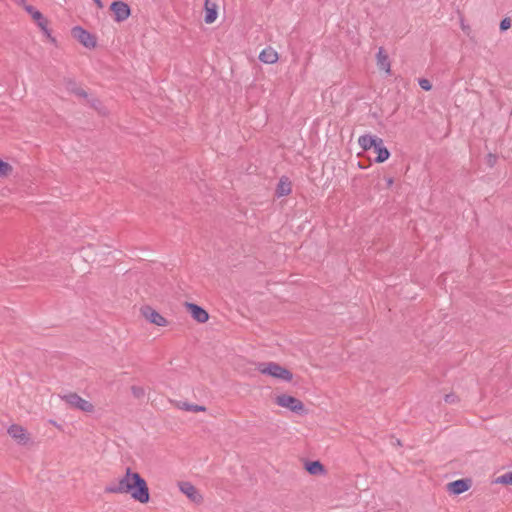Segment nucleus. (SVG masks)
Returning a JSON list of instances; mask_svg holds the SVG:
<instances>
[{
	"mask_svg": "<svg viewBox=\"0 0 512 512\" xmlns=\"http://www.w3.org/2000/svg\"><path fill=\"white\" fill-rule=\"evenodd\" d=\"M105 492L111 494H129L130 497L141 504L150 500V492L146 480L131 468H127L125 474L117 481L106 486Z\"/></svg>",
	"mask_w": 512,
	"mask_h": 512,
	"instance_id": "obj_1",
	"label": "nucleus"
},
{
	"mask_svg": "<svg viewBox=\"0 0 512 512\" xmlns=\"http://www.w3.org/2000/svg\"><path fill=\"white\" fill-rule=\"evenodd\" d=\"M256 368L263 375H268L285 382H290L293 378L292 373L288 369L275 362H261L257 364Z\"/></svg>",
	"mask_w": 512,
	"mask_h": 512,
	"instance_id": "obj_2",
	"label": "nucleus"
},
{
	"mask_svg": "<svg viewBox=\"0 0 512 512\" xmlns=\"http://www.w3.org/2000/svg\"><path fill=\"white\" fill-rule=\"evenodd\" d=\"M274 402L277 406L287 409L298 415H304L307 413L303 402L288 394H279L274 398Z\"/></svg>",
	"mask_w": 512,
	"mask_h": 512,
	"instance_id": "obj_3",
	"label": "nucleus"
},
{
	"mask_svg": "<svg viewBox=\"0 0 512 512\" xmlns=\"http://www.w3.org/2000/svg\"><path fill=\"white\" fill-rule=\"evenodd\" d=\"M61 400H63L69 407L77 409L82 412L91 413L94 410L93 404L83 399L77 393L69 392L63 395H59Z\"/></svg>",
	"mask_w": 512,
	"mask_h": 512,
	"instance_id": "obj_4",
	"label": "nucleus"
},
{
	"mask_svg": "<svg viewBox=\"0 0 512 512\" xmlns=\"http://www.w3.org/2000/svg\"><path fill=\"white\" fill-rule=\"evenodd\" d=\"M110 9L113 13L116 22H123L127 20L131 14L129 5L123 1L112 2Z\"/></svg>",
	"mask_w": 512,
	"mask_h": 512,
	"instance_id": "obj_5",
	"label": "nucleus"
},
{
	"mask_svg": "<svg viewBox=\"0 0 512 512\" xmlns=\"http://www.w3.org/2000/svg\"><path fill=\"white\" fill-rule=\"evenodd\" d=\"M72 35L86 48H94L96 46V41L92 34L80 26L72 29Z\"/></svg>",
	"mask_w": 512,
	"mask_h": 512,
	"instance_id": "obj_6",
	"label": "nucleus"
},
{
	"mask_svg": "<svg viewBox=\"0 0 512 512\" xmlns=\"http://www.w3.org/2000/svg\"><path fill=\"white\" fill-rule=\"evenodd\" d=\"M7 432L18 444L26 445L30 441L27 430L20 425L12 424Z\"/></svg>",
	"mask_w": 512,
	"mask_h": 512,
	"instance_id": "obj_7",
	"label": "nucleus"
},
{
	"mask_svg": "<svg viewBox=\"0 0 512 512\" xmlns=\"http://www.w3.org/2000/svg\"><path fill=\"white\" fill-rule=\"evenodd\" d=\"M179 490L187 496L194 503H201L203 500L202 495L199 493L197 488L190 482L183 481L178 484Z\"/></svg>",
	"mask_w": 512,
	"mask_h": 512,
	"instance_id": "obj_8",
	"label": "nucleus"
},
{
	"mask_svg": "<svg viewBox=\"0 0 512 512\" xmlns=\"http://www.w3.org/2000/svg\"><path fill=\"white\" fill-rule=\"evenodd\" d=\"M143 316L152 324H155L159 327H164L167 325V320L158 313L155 309L150 306H145L142 308Z\"/></svg>",
	"mask_w": 512,
	"mask_h": 512,
	"instance_id": "obj_9",
	"label": "nucleus"
},
{
	"mask_svg": "<svg viewBox=\"0 0 512 512\" xmlns=\"http://www.w3.org/2000/svg\"><path fill=\"white\" fill-rule=\"evenodd\" d=\"M376 64L379 70L385 72L387 76L391 75V62L383 47H380L377 51Z\"/></svg>",
	"mask_w": 512,
	"mask_h": 512,
	"instance_id": "obj_10",
	"label": "nucleus"
},
{
	"mask_svg": "<svg viewBox=\"0 0 512 512\" xmlns=\"http://www.w3.org/2000/svg\"><path fill=\"white\" fill-rule=\"evenodd\" d=\"M187 310L191 314L192 318L198 323H205L209 319V314L205 309L194 303L185 304Z\"/></svg>",
	"mask_w": 512,
	"mask_h": 512,
	"instance_id": "obj_11",
	"label": "nucleus"
},
{
	"mask_svg": "<svg viewBox=\"0 0 512 512\" xmlns=\"http://www.w3.org/2000/svg\"><path fill=\"white\" fill-rule=\"evenodd\" d=\"M204 21L206 24L213 23L218 16V2L217 0H205L204 3Z\"/></svg>",
	"mask_w": 512,
	"mask_h": 512,
	"instance_id": "obj_12",
	"label": "nucleus"
},
{
	"mask_svg": "<svg viewBox=\"0 0 512 512\" xmlns=\"http://www.w3.org/2000/svg\"><path fill=\"white\" fill-rule=\"evenodd\" d=\"M471 486V481L468 479H459L448 483L447 490L452 495H460L466 492Z\"/></svg>",
	"mask_w": 512,
	"mask_h": 512,
	"instance_id": "obj_13",
	"label": "nucleus"
},
{
	"mask_svg": "<svg viewBox=\"0 0 512 512\" xmlns=\"http://www.w3.org/2000/svg\"><path fill=\"white\" fill-rule=\"evenodd\" d=\"M278 59V52L271 46L264 48L259 53V60L264 64H274L278 61Z\"/></svg>",
	"mask_w": 512,
	"mask_h": 512,
	"instance_id": "obj_14",
	"label": "nucleus"
},
{
	"mask_svg": "<svg viewBox=\"0 0 512 512\" xmlns=\"http://www.w3.org/2000/svg\"><path fill=\"white\" fill-rule=\"evenodd\" d=\"M381 138L371 134H364L358 138L359 146L367 151L373 149Z\"/></svg>",
	"mask_w": 512,
	"mask_h": 512,
	"instance_id": "obj_15",
	"label": "nucleus"
},
{
	"mask_svg": "<svg viewBox=\"0 0 512 512\" xmlns=\"http://www.w3.org/2000/svg\"><path fill=\"white\" fill-rule=\"evenodd\" d=\"M374 152L376 153L375 162L376 163H383L390 157L389 150L384 146L383 139H380L378 143L373 148Z\"/></svg>",
	"mask_w": 512,
	"mask_h": 512,
	"instance_id": "obj_16",
	"label": "nucleus"
},
{
	"mask_svg": "<svg viewBox=\"0 0 512 512\" xmlns=\"http://www.w3.org/2000/svg\"><path fill=\"white\" fill-rule=\"evenodd\" d=\"M291 193V183L286 177H282L277 185L276 194L278 197H283Z\"/></svg>",
	"mask_w": 512,
	"mask_h": 512,
	"instance_id": "obj_17",
	"label": "nucleus"
},
{
	"mask_svg": "<svg viewBox=\"0 0 512 512\" xmlns=\"http://www.w3.org/2000/svg\"><path fill=\"white\" fill-rule=\"evenodd\" d=\"M305 468L311 475L325 474V467L320 461L307 462Z\"/></svg>",
	"mask_w": 512,
	"mask_h": 512,
	"instance_id": "obj_18",
	"label": "nucleus"
},
{
	"mask_svg": "<svg viewBox=\"0 0 512 512\" xmlns=\"http://www.w3.org/2000/svg\"><path fill=\"white\" fill-rule=\"evenodd\" d=\"M495 483L504 484V485H512V472H506L499 477L496 478Z\"/></svg>",
	"mask_w": 512,
	"mask_h": 512,
	"instance_id": "obj_19",
	"label": "nucleus"
},
{
	"mask_svg": "<svg viewBox=\"0 0 512 512\" xmlns=\"http://www.w3.org/2000/svg\"><path fill=\"white\" fill-rule=\"evenodd\" d=\"M12 170L13 168L8 162L0 159V177H7L11 174Z\"/></svg>",
	"mask_w": 512,
	"mask_h": 512,
	"instance_id": "obj_20",
	"label": "nucleus"
},
{
	"mask_svg": "<svg viewBox=\"0 0 512 512\" xmlns=\"http://www.w3.org/2000/svg\"><path fill=\"white\" fill-rule=\"evenodd\" d=\"M32 18L39 28L45 27V24L48 23V20L43 16V14L39 10L33 14Z\"/></svg>",
	"mask_w": 512,
	"mask_h": 512,
	"instance_id": "obj_21",
	"label": "nucleus"
},
{
	"mask_svg": "<svg viewBox=\"0 0 512 512\" xmlns=\"http://www.w3.org/2000/svg\"><path fill=\"white\" fill-rule=\"evenodd\" d=\"M182 409H184L186 411H190V412H201V411L206 410V408L204 406L197 405V404H189V403H184L182 405Z\"/></svg>",
	"mask_w": 512,
	"mask_h": 512,
	"instance_id": "obj_22",
	"label": "nucleus"
},
{
	"mask_svg": "<svg viewBox=\"0 0 512 512\" xmlns=\"http://www.w3.org/2000/svg\"><path fill=\"white\" fill-rule=\"evenodd\" d=\"M131 392L136 398L143 397L145 395V390L141 386H132Z\"/></svg>",
	"mask_w": 512,
	"mask_h": 512,
	"instance_id": "obj_23",
	"label": "nucleus"
},
{
	"mask_svg": "<svg viewBox=\"0 0 512 512\" xmlns=\"http://www.w3.org/2000/svg\"><path fill=\"white\" fill-rule=\"evenodd\" d=\"M418 84L425 91H430L432 89V85H431L430 81L426 78H420L418 80Z\"/></svg>",
	"mask_w": 512,
	"mask_h": 512,
	"instance_id": "obj_24",
	"label": "nucleus"
},
{
	"mask_svg": "<svg viewBox=\"0 0 512 512\" xmlns=\"http://www.w3.org/2000/svg\"><path fill=\"white\" fill-rule=\"evenodd\" d=\"M41 31L44 33V35L52 42L55 43L56 39L52 36L51 30L48 27V23L45 24V27H40Z\"/></svg>",
	"mask_w": 512,
	"mask_h": 512,
	"instance_id": "obj_25",
	"label": "nucleus"
},
{
	"mask_svg": "<svg viewBox=\"0 0 512 512\" xmlns=\"http://www.w3.org/2000/svg\"><path fill=\"white\" fill-rule=\"evenodd\" d=\"M444 401L449 404L457 403L458 397L454 393L446 394L444 397Z\"/></svg>",
	"mask_w": 512,
	"mask_h": 512,
	"instance_id": "obj_26",
	"label": "nucleus"
},
{
	"mask_svg": "<svg viewBox=\"0 0 512 512\" xmlns=\"http://www.w3.org/2000/svg\"><path fill=\"white\" fill-rule=\"evenodd\" d=\"M511 27V20L509 18H504L500 22V30L505 31Z\"/></svg>",
	"mask_w": 512,
	"mask_h": 512,
	"instance_id": "obj_27",
	"label": "nucleus"
},
{
	"mask_svg": "<svg viewBox=\"0 0 512 512\" xmlns=\"http://www.w3.org/2000/svg\"><path fill=\"white\" fill-rule=\"evenodd\" d=\"M24 9H25V11H26L27 13H29V14L31 15V17L33 16V14H34L35 12H37V11H38L35 7H33V6H31V5H24Z\"/></svg>",
	"mask_w": 512,
	"mask_h": 512,
	"instance_id": "obj_28",
	"label": "nucleus"
},
{
	"mask_svg": "<svg viewBox=\"0 0 512 512\" xmlns=\"http://www.w3.org/2000/svg\"><path fill=\"white\" fill-rule=\"evenodd\" d=\"M74 92H75V94H77V95H79L81 97H86L87 96V93L84 90H82V89H76V90H74Z\"/></svg>",
	"mask_w": 512,
	"mask_h": 512,
	"instance_id": "obj_29",
	"label": "nucleus"
},
{
	"mask_svg": "<svg viewBox=\"0 0 512 512\" xmlns=\"http://www.w3.org/2000/svg\"><path fill=\"white\" fill-rule=\"evenodd\" d=\"M488 160H489V163H490L491 165H493V164L495 163V161H496V157H495V155H493V154H489V155H488Z\"/></svg>",
	"mask_w": 512,
	"mask_h": 512,
	"instance_id": "obj_30",
	"label": "nucleus"
},
{
	"mask_svg": "<svg viewBox=\"0 0 512 512\" xmlns=\"http://www.w3.org/2000/svg\"><path fill=\"white\" fill-rule=\"evenodd\" d=\"M93 1H94V3L97 5V7H98L99 9H102V8H103V3H102V1H101V0H93Z\"/></svg>",
	"mask_w": 512,
	"mask_h": 512,
	"instance_id": "obj_31",
	"label": "nucleus"
},
{
	"mask_svg": "<svg viewBox=\"0 0 512 512\" xmlns=\"http://www.w3.org/2000/svg\"><path fill=\"white\" fill-rule=\"evenodd\" d=\"M49 423L52 424L53 426H55L56 428L61 429V425H59L56 421L49 420Z\"/></svg>",
	"mask_w": 512,
	"mask_h": 512,
	"instance_id": "obj_32",
	"label": "nucleus"
},
{
	"mask_svg": "<svg viewBox=\"0 0 512 512\" xmlns=\"http://www.w3.org/2000/svg\"><path fill=\"white\" fill-rule=\"evenodd\" d=\"M392 184H393V179L392 178H388L387 179V185L391 186Z\"/></svg>",
	"mask_w": 512,
	"mask_h": 512,
	"instance_id": "obj_33",
	"label": "nucleus"
}]
</instances>
